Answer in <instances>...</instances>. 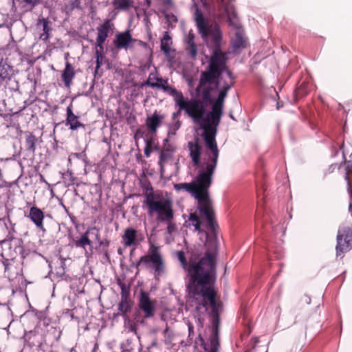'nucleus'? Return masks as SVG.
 Here are the masks:
<instances>
[{
    "label": "nucleus",
    "mask_w": 352,
    "mask_h": 352,
    "mask_svg": "<svg viewBox=\"0 0 352 352\" xmlns=\"http://www.w3.org/2000/svg\"><path fill=\"white\" fill-rule=\"evenodd\" d=\"M186 251L177 252L182 267L190 276L188 285V295L196 309L206 312L210 307L214 316H217L219 305L215 300L212 281L216 274L217 243H204V256L197 261L201 253L195 243H187Z\"/></svg>",
    "instance_id": "f257e3e1"
},
{
    "label": "nucleus",
    "mask_w": 352,
    "mask_h": 352,
    "mask_svg": "<svg viewBox=\"0 0 352 352\" xmlns=\"http://www.w3.org/2000/svg\"><path fill=\"white\" fill-rule=\"evenodd\" d=\"M195 21L199 32L204 38H209L208 45L212 50L208 68L201 73V83L219 78L227 69V55L221 51L222 33L217 23L209 24L205 20L203 12L199 8L195 12Z\"/></svg>",
    "instance_id": "f03ea898"
},
{
    "label": "nucleus",
    "mask_w": 352,
    "mask_h": 352,
    "mask_svg": "<svg viewBox=\"0 0 352 352\" xmlns=\"http://www.w3.org/2000/svg\"><path fill=\"white\" fill-rule=\"evenodd\" d=\"M199 100L203 108V113L197 119L192 118V120L203 129L202 136L206 148L219 149L216 142V135L223 113L225 98L218 95L214 102L212 100L211 110L206 116H204L206 106L201 100Z\"/></svg>",
    "instance_id": "7ed1b4c3"
},
{
    "label": "nucleus",
    "mask_w": 352,
    "mask_h": 352,
    "mask_svg": "<svg viewBox=\"0 0 352 352\" xmlns=\"http://www.w3.org/2000/svg\"><path fill=\"white\" fill-rule=\"evenodd\" d=\"M212 155L206 163V167L199 170L195 179L190 183H179L174 185V188L177 190L188 192L197 199L206 190H209L212 183L213 175L217 166L219 158V149L208 148Z\"/></svg>",
    "instance_id": "20e7f679"
},
{
    "label": "nucleus",
    "mask_w": 352,
    "mask_h": 352,
    "mask_svg": "<svg viewBox=\"0 0 352 352\" xmlns=\"http://www.w3.org/2000/svg\"><path fill=\"white\" fill-rule=\"evenodd\" d=\"M153 73H151L148 79L142 84L151 88L162 89L173 98L174 102L179 109L191 118L197 119L203 113V108L199 99H186L181 91L177 90L175 87L168 85V79L162 77L156 78V82L152 81Z\"/></svg>",
    "instance_id": "39448f33"
},
{
    "label": "nucleus",
    "mask_w": 352,
    "mask_h": 352,
    "mask_svg": "<svg viewBox=\"0 0 352 352\" xmlns=\"http://www.w3.org/2000/svg\"><path fill=\"white\" fill-rule=\"evenodd\" d=\"M195 199L197 201V208L199 214L206 220L207 228L210 233L201 230L200 218L195 213L190 214L189 221L192 223L195 230H197L200 234L206 236L205 242H219L216 233L217 224L214 219V211L212 207V202L210 198L209 190L204 191Z\"/></svg>",
    "instance_id": "423d86ee"
},
{
    "label": "nucleus",
    "mask_w": 352,
    "mask_h": 352,
    "mask_svg": "<svg viewBox=\"0 0 352 352\" xmlns=\"http://www.w3.org/2000/svg\"><path fill=\"white\" fill-rule=\"evenodd\" d=\"M144 204L146 206L148 216L156 217L158 221L166 223L173 221L174 212L170 200L151 191L146 193Z\"/></svg>",
    "instance_id": "0eeeda50"
},
{
    "label": "nucleus",
    "mask_w": 352,
    "mask_h": 352,
    "mask_svg": "<svg viewBox=\"0 0 352 352\" xmlns=\"http://www.w3.org/2000/svg\"><path fill=\"white\" fill-rule=\"evenodd\" d=\"M219 85V78H214L210 81L201 83V77L199 78L198 85L196 88L197 94L201 93L202 102L212 103V92L218 87Z\"/></svg>",
    "instance_id": "6e6552de"
},
{
    "label": "nucleus",
    "mask_w": 352,
    "mask_h": 352,
    "mask_svg": "<svg viewBox=\"0 0 352 352\" xmlns=\"http://www.w3.org/2000/svg\"><path fill=\"white\" fill-rule=\"evenodd\" d=\"M135 41H137V39L133 38L130 31L126 30L117 33L113 43L116 49L127 50L134 47Z\"/></svg>",
    "instance_id": "1a4fd4ad"
},
{
    "label": "nucleus",
    "mask_w": 352,
    "mask_h": 352,
    "mask_svg": "<svg viewBox=\"0 0 352 352\" xmlns=\"http://www.w3.org/2000/svg\"><path fill=\"white\" fill-rule=\"evenodd\" d=\"M140 309L144 312L145 318H151L154 316L156 301L151 300L146 292H141L139 300Z\"/></svg>",
    "instance_id": "9d476101"
},
{
    "label": "nucleus",
    "mask_w": 352,
    "mask_h": 352,
    "mask_svg": "<svg viewBox=\"0 0 352 352\" xmlns=\"http://www.w3.org/2000/svg\"><path fill=\"white\" fill-rule=\"evenodd\" d=\"M114 28V25L109 19H106L104 23L97 28L96 45L97 47L102 48L109 34Z\"/></svg>",
    "instance_id": "9b49d317"
},
{
    "label": "nucleus",
    "mask_w": 352,
    "mask_h": 352,
    "mask_svg": "<svg viewBox=\"0 0 352 352\" xmlns=\"http://www.w3.org/2000/svg\"><path fill=\"white\" fill-rule=\"evenodd\" d=\"M27 217L30 219L38 229L43 232H45V228L43 225L45 215L41 208L35 206L31 207L29 214Z\"/></svg>",
    "instance_id": "f8f14e48"
},
{
    "label": "nucleus",
    "mask_w": 352,
    "mask_h": 352,
    "mask_svg": "<svg viewBox=\"0 0 352 352\" xmlns=\"http://www.w3.org/2000/svg\"><path fill=\"white\" fill-rule=\"evenodd\" d=\"M188 148L190 152V157L192 159L193 165L197 166L199 164L201 155V146L199 143V139L195 138L193 141L188 143Z\"/></svg>",
    "instance_id": "ddd939ff"
},
{
    "label": "nucleus",
    "mask_w": 352,
    "mask_h": 352,
    "mask_svg": "<svg viewBox=\"0 0 352 352\" xmlns=\"http://www.w3.org/2000/svg\"><path fill=\"white\" fill-rule=\"evenodd\" d=\"M165 116L159 114L155 111L151 116L147 117L146 120V126L152 134L157 133L158 127L162 124Z\"/></svg>",
    "instance_id": "4468645a"
},
{
    "label": "nucleus",
    "mask_w": 352,
    "mask_h": 352,
    "mask_svg": "<svg viewBox=\"0 0 352 352\" xmlns=\"http://www.w3.org/2000/svg\"><path fill=\"white\" fill-rule=\"evenodd\" d=\"M148 257L155 272L160 275L163 272V263L157 248L154 246L153 243H151Z\"/></svg>",
    "instance_id": "2eb2a0df"
},
{
    "label": "nucleus",
    "mask_w": 352,
    "mask_h": 352,
    "mask_svg": "<svg viewBox=\"0 0 352 352\" xmlns=\"http://www.w3.org/2000/svg\"><path fill=\"white\" fill-rule=\"evenodd\" d=\"M66 125L69 126L71 130H76L79 127L85 128V124L81 123L78 120V117L74 113L72 104L67 108Z\"/></svg>",
    "instance_id": "dca6fc26"
},
{
    "label": "nucleus",
    "mask_w": 352,
    "mask_h": 352,
    "mask_svg": "<svg viewBox=\"0 0 352 352\" xmlns=\"http://www.w3.org/2000/svg\"><path fill=\"white\" fill-rule=\"evenodd\" d=\"M351 242L352 241V226L342 224L339 227L337 234V242Z\"/></svg>",
    "instance_id": "f3484780"
},
{
    "label": "nucleus",
    "mask_w": 352,
    "mask_h": 352,
    "mask_svg": "<svg viewBox=\"0 0 352 352\" xmlns=\"http://www.w3.org/2000/svg\"><path fill=\"white\" fill-rule=\"evenodd\" d=\"M76 72L74 70V67L68 61H67L65 63V67L61 74V79L66 87L69 88L71 87Z\"/></svg>",
    "instance_id": "a211bd4d"
},
{
    "label": "nucleus",
    "mask_w": 352,
    "mask_h": 352,
    "mask_svg": "<svg viewBox=\"0 0 352 352\" xmlns=\"http://www.w3.org/2000/svg\"><path fill=\"white\" fill-rule=\"evenodd\" d=\"M123 237L126 242H140L144 239L143 233L132 228L125 230Z\"/></svg>",
    "instance_id": "6ab92c4d"
},
{
    "label": "nucleus",
    "mask_w": 352,
    "mask_h": 352,
    "mask_svg": "<svg viewBox=\"0 0 352 352\" xmlns=\"http://www.w3.org/2000/svg\"><path fill=\"white\" fill-rule=\"evenodd\" d=\"M186 51L191 58H195L197 54V46L195 43V34L190 31L185 38Z\"/></svg>",
    "instance_id": "aec40b11"
},
{
    "label": "nucleus",
    "mask_w": 352,
    "mask_h": 352,
    "mask_svg": "<svg viewBox=\"0 0 352 352\" xmlns=\"http://www.w3.org/2000/svg\"><path fill=\"white\" fill-rule=\"evenodd\" d=\"M311 89V84L309 81L304 80L298 83L295 90V97L301 98L306 96Z\"/></svg>",
    "instance_id": "412c9836"
},
{
    "label": "nucleus",
    "mask_w": 352,
    "mask_h": 352,
    "mask_svg": "<svg viewBox=\"0 0 352 352\" xmlns=\"http://www.w3.org/2000/svg\"><path fill=\"white\" fill-rule=\"evenodd\" d=\"M25 146L26 150L31 153H34L36 150V144L37 138L32 133L29 131L25 132Z\"/></svg>",
    "instance_id": "4be33fe9"
},
{
    "label": "nucleus",
    "mask_w": 352,
    "mask_h": 352,
    "mask_svg": "<svg viewBox=\"0 0 352 352\" xmlns=\"http://www.w3.org/2000/svg\"><path fill=\"white\" fill-rule=\"evenodd\" d=\"M99 230L96 228L89 229L76 242H96L99 241Z\"/></svg>",
    "instance_id": "5701e85b"
},
{
    "label": "nucleus",
    "mask_w": 352,
    "mask_h": 352,
    "mask_svg": "<svg viewBox=\"0 0 352 352\" xmlns=\"http://www.w3.org/2000/svg\"><path fill=\"white\" fill-rule=\"evenodd\" d=\"M172 44L171 37L166 32L161 40V50L166 55H168L170 52V45Z\"/></svg>",
    "instance_id": "b1692460"
},
{
    "label": "nucleus",
    "mask_w": 352,
    "mask_h": 352,
    "mask_svg": "<svg viewBox=\"0 0 352 352\" xmlns=\"http://www.w3.org/2000/svg\"><path fill=\"white\" fill-rule=\"evenodd\" d=\"M132 0H113L112 3L116 9L126 10L132 5Z\"/></svg>",
    "instance_id": "393cba45"
},
{
    "label": "nucleus",
    "mask_w": 352,
    "mask_h": 352,
    "mask_svg": "<svg viewBox=\"0 0 352 352\" xmlns=\"http://www.w3.org/2000/svg\"><path fill=\"white\" fill-rule=\"evenodd\" d=\"M345 175L344 179L347 182L348 188H351V177H352V162L351 161L345 162Z\"/></svg>",
    "instance_id": "a878e982"
},
{
    "label": "nucleus",
    "mask_w": 352,
    "mask_h": 352,
    "mask_svg": "<svg viewBox=\"0 0 352 352\" xmlns=\"http://www.w3.org/2000/svg\"><path fill=\"white\" fill-rule=\"evenodd\" d=\"M118 309L123 314L126 313L131 309L130 301L129 298L124 294L122 295L121 301L119 303Z\"/></svg>",
    "instance_id": "bb28decb"
},
{
    "label": "nucleus",
    "mask_w": 352,
    "mask_h": 352,
    "mask_svg": "<svg viewBox=\"0 0 352 352\" xmlns=\"http://www.w3.org/2000/svg\"><path fill=\"white\" fill-rule=\"evenodd\" d=\"M352 249L351 243H338L336 245V255L337 256H342L346 252Z\"/></svg>",
    "instance_id": "cd10ccee"
},
{
    "label": "nucleus",
    "mask_w": 352,
    "mask_h": 352,
    "mask_svg": "<svg viewBox=\"0 0 352 352\" xmlns=\"http://www.w3.org/2000/svg\"><path fill=\"white\" fill-rule=\"evenodd\" d=\"M171 153L165 151L164 150L161 151L160 155L159 165L160 166L162 170L164 168V164L166 163L167 161L171 158Z\"/></svg>",
    "instance_id": "c85d7f7f"
},
{
    "label": "nucleus",
    "mask_w": 352,
    "mask_h": 352,
    "mask_svg": "<svg viewBox=\"0 0 352 352\" xmlns=\"http://www.w3.org/2000/svg\"><path fill=\"white\" fill-rule=\"evenodd\" d=\"M0 79L1 81L10 79V71L8 65L0 64Z\"/></svg>",
    "instance_id": "c756f323"
},
{
    "label": "nucleus",
    "mask_w": 352,
    "mask_h": 352,
    "mask_svg": "<svg viewBox=\"0 0 352 352\" xmlns=\"http://www.w3.org/2000/svg\"><path fill=\"white\" fill-rule=\"evenodd\" d=\"M246 41L239 34V33L236 34V38L234 41L233 45L234 48H243L245 47Z\"/></svg>",
    "instance_id": "7c9ffc66"
},
{
    "label": "nucleus",
    "mask_w": 352,
    "mask_h": 352,
    "mask_svg": "<svg viewBox=\"0 0 352 352\" xmlns=\"http://www.w3.org/2000/svg\"><path fill=\"white\" fill-rule=\"evenodd\" d=\"M232 87H233V82H227L226 81H225L223 82L222 88L221 89V90L219 93V96L226 99L228 91Z\"/></svg>",
    "instance_id": "2f4dec72"
},
{
    "label": "nucleus",
    "mask_w": 352,
    "mask_h": 352,
    "mask_svg": "<svg viewBox=\"0 0 352 352\" xmlns=\"http://www.w3.org/2000/svg\"><path fill=\"white\" fill-rule=\"evenodd\" d=\"M43 24V31L45 32H49L52 30V28L49 26L50 23V21L47 18H42L38 19V24Z\"/></svg>",
    "instance_id": "473e14b6"
},
{
    "label": "nucleus",
    "mask_w": 352,
    "mask_h": 352,
    "mask_svg": "<svg viewBox=\"0 0 352 352\" xmlns=\"http://www.w3.org/2000/svg\"><path fill=\"white\" fill-rule=\"evenodd\" d=\"M72 157H76V158H78V159H80V160H85V158H87V155L85 153V151H83L82 153H71L69 155V161L71 160Z\"/></svg>",
    "instance_id": "72a5a7b5"
},
{
    "label": "nucleus",
    "mask_w": 352,
    "mask_h": 352,
    "mask_svg": "<svg viewBox=\"0 0 352 352\" xmlns=\"http://www.w3.org/2000/svg\"><path fill=\"white\" fill-rule=\"evenodd\" d=\"M181 126V122L177 120L173 126H171L168 131V135H175L176 131Z\"/></svg>",
    "instance_id": "f704fd0d"
},
{
    "label": "nucleus",
    "mask_w": 352,
    "mask_h": 352,
    "mask_svg": "<svg viewBox=\"0 0 352 352\" xmlns=\"http://www.w3.org/2000/svg\"><path fill=\"white\" fill-rule=\"evenodd\" d=\"M103 50L104 47L103 45H102V48H99L96 47L95 55H96V60L99 59H103Z\"/></svg>",
    "instance_id": "c9c22d12"
},
{
    "label": "nucleus",
    "mask_w": 352,
    "mask_h": 352,
    "mask_svg": "<svg viewBox=\"0 0 352 352\" xmlns=\"http://www.w3.org/2000/svg\"><path fill=\"white\" fill-rule=\"evenodd\" d=\"M186 324L188 328V338L191 340L194 334V327L189 321H187Z\"/></svg>",
    "instance_id": "e433bc0d"
},
{
    "label": "nucleus",
    "mask_w": 352,
    "mask_h": 352,
    "mask_svg": "<svg viewBox=\"0 0 352 352\" xmlns=\"http://www.w3.org/2000/svg\"><path fill=\"white\" fill-rule=\"evenodd\" d=\"M23 1L27 5L30 6L32 8H34L41 3V0H23Z\"/></svg>",
    "instance_id": "4c0bfd02"
},
{
    "label": "nucleus",
    "mask_w": 352,
    "mask_h": 352,
    "mask_svg": "<svg viewBox=\"0 0 352 352\" xmlns=\"http://www.w3.org/2000/svg\"><path fill=\"white\" fill-rule=\"evenodd\" d=\"M71 9L79 8L80 7V0H72L70 2Z\"/></svg>",
    "instance_id": "58836bf2"
},
{
    "label": "nucleus",
    "mask_w": 352,
    "mask_h": 352,
    "mask_svg": "<svg viewBox=\"0 0 352 352\" xmlns=\"http://www.w3.org/2000/svg\"><path fill=\"white\" fill-rule=\"evenodd\" d=\"M224 72H226L227 75L230 78V81L228 82H233V85H234L235 83V77L234 76L232 72L230 70H229L228 68L226 69Z\"/></svg>",
    "instance_id": "ea45409f"
},
{
    "label": "nucleus",
    "mask_w": 352,
    "mask_h": 352,
    "mask_svg": "<svg viewBox=\"0 0 352 352\" xmlns=\"http://www.w3.org/2000/svg\"><path fill=\"white\" fill-rule=\"evenodd\" d=\"M217 342L214 339H213L211 341V349H210V351L208 352H217Z\"/></svg>",
    "instance_id": "a19ab883"
},
{
    "label": "nucleus",
    "mask_w": 352,
    "mask_h": 352,
    "mask_svg": "<svg viewBox=\"0 0 352 352\" xmlns=\"http://www.w3.org/2000/svg\"><path fill=\"white\" fill-rule=\"evenodd\" d=\"M163 150H164L165 151L170 152V153H172L173 152H174L175 148L172 145L166 144L165 143L164 145Z\"/></svg>",
    "instance_id": "79ce46f5"
},
{
    "label": "nucleus",
    "mask_w": 352,
    "mask_h": 352,
    "mask_svg": "<svg viewBox=\"0 0 352 352\" xmlns=\"http://www.w3.org/2000/svg\"><path fill=\"white\" fill-rule=\"evenodd\" d=\"M40 38L43 41H44L45 42H47L49 38H50V33L49 32H43L41 35H40Z\"/></svg>",
    "instance_id": "37998d69"
},
{
    "label": "nucleus",
    "mask_w": 352,
    "mask_h": 352,
    "mask_svg": "<svg viewBox=\"0 0 352 352\" xmlns=\"http://www.w3.org/2000/svg\"><path fill=\"white\" fill-rule=\"evenodd\" d=\"M96 69H95V75L98 73L99 68L102 65V59L98 58V60H96Z\"/></svg>",
    "instance_id": "c03bdc74"
},
{
    "label": "nucleus",
    "mask_w": 352,
    "mask_h": 352,
    "mask_svg": "<svg viewBox=\"0 0 352 352\" xmlns=\"http://www.w3.org/2000/svg\"><path fill=\"white\" fill-rule=\"evenodd\" d=\"M151 148L152 147H149V146H145L144 148V155L146 156V157H148L151 153Z\"/></svg>",
    "instance_id": "a18cd8bd"
},
{
    "label": "nucleus",
    "mask_w": 352,
    "mask_h": 352,
    "mask_svg": "<svg viewBox=\"0 0 352 352\" xmlns=\"http://www.w3.org/2000/svg\"><path fill=\"white\" fill-rule=\"evenodd\" d=\"M152 144H153V140H152V138L146 139V146H149V147H152Z\"/></svg>",
    "instance_id": "49530a36"
},
{
    "label": "nucleus",
    "mask_w": 352,
    "mask_h": 352,
    "mask_svg": "<svg viewBox=\"0 0 352 352\" xmlns=\"http://www.w3.org/2000/svg\"><path fill=\"white\" fill-rule=\"evenodd\" d=\"M135 43H138L141 46H145L146 45V43L140 41V40H138L137 39V41H135Z\"/></svg>",
    "instance_id": "de8ad7c7"
},
{
    "label": "nucleus",
    "mask_w": 352,
    "mask_h": 352,
    "mask_svg": "<svg viewBox=\"0 0 352 352\" xmlns=\"http://www.w3.org/2000/svg\"><path fill=\"white\" fill-rule=\"evenodd\" d=\"M198 322L200 326H202L203 324V319H201L200 317L198 318Z\"/></svg>",
    "instance_id": "09e8293b"
},
{
    "label": "nucleus",
    "mask_w": 352,
    "mask_h": 352,
    "mask_svg": "<svg viewBox=\"0 0 352 352\" xmlns=\"http://www.w3.org/2000/svg\"><path fill=\"white\" fill-rule=\"evenodd\" d=\"M156 78H157V76H155V74H153V76H152V81L153 82H156Z\"/></svg>",
    "instance_id": "8fccbe9b"
},
{
    "label": "nucleus",
    "mask_w": 352,
    "mask_h": 352,
    "mask_svg": "<svg viewBox=\"0 0 352 352\" xmlns=\"http://www.w3.org/2000/svg\"><path fill=\"white\" fill-rule=\"evenodd\" d=\"M228 21L230 22V25H234V23L232 21L231 18L230 16L228 17Z\"/></svg>",
    "instance_id": "3c124183"
},
{
    "label": "nucleus",
    "mask_w": 352,
    "mask_h": 352,
    "mask_svg": "<svg viewBox=\"0 0 352 352\" xmlns=\"http://www.w3.org/2000/svg\"><path fill=\"white\" fill-rule=\"evenodd\" d=\"M179 112H177V113H173V118H175L178 115H179Z\"/></svg>",
    "instance_id": "603ef678"
},
{
    "label": "nucleus",
    "mask_w": 352,
    "mask_h": 352,
    "mask_svg": "<svg viewBox=\"0 0 352 352\" xmlns=\"http://www.w3.org/2000/svg\"><path fill=\"white\" fill-rule=\"evenodd\" d=\"M168 331V327H166V328L164 330V334L166 335Z\"/></svg>",
    "instance_id": "864d4df0"
},
{
    "label": "nucleus",
    "mask_w": 352,
    "mask_h": 352,
    "mask_svg": "<svg viewBox=\"0 0 352 352\" xmlns=\"http://www.w3.org/2000/svg\"><path fill=\"white\" fill-rule=\"evenodd\" d=\"M77 245H86L87 243H76ZM89 245L90 243H88Z\"/></svg>",
    "instance_id": "5fc2aeb1"
},
{
    "label": "nucleus",
    "mask_w": 352,
    "mask_h": 352,
    "mask_svg": "<svg viewBox=\"0 0 352 352\" xmlns=\"http://www.w3.org/2000/svg\"><path fill=\"white\" fill-rule=\"evenodd\" d=\"M230 117L232 119V120H235L233 115L232 114H230Z\"/></svg>",
    "instance_id": "6e6d98bb"
},
{
    "label": "nucleus",
    "mask_w": 352,
    "mask_h": 352,
    "mask_svg": "<svg viewBox=\"0 0 352 352\" xmlns=\"http://www.w3.org/2000/svg\"><path fill=\"white\" fill-rule=\"evenodd\" d=\"M164 141H165L166 142H168V140L166 138Z\"/></svg>",
    "instance_id": "4d7b16f0"
},
{
    "label": "nucleus",
    "mask_w": 352,
    "mask_h": 352,
    "mask_svg": "<svg viewBox=\"0 0 352 352\" xmlns=\"http://www.w3.org/2000/svg\"><path fill=\"white\" fill-rule=\"evenodd\" d=\"M126 245H131L132 243H126Z\"/></svg>",
    "instance_id": "13d9d810"
},
{
    "label": "nucleus",
    "mask_w": 352,
    "mask_h": 352,
    "mask_svg": "<svg viewBox=\"0 0 352 352\" xmlns=\"http://www.w3.org/2000/svg\"><path fill=\"white\" fill-rule=\"evenodd\" d=\"M307 303H310V299H309V301H307Z\"/></svg>",
    "instance_id": "bf43d9fd"
},
{
    "label": "nucleus",
    "mask_w": 352,
    "mask_h": 352,
    "mask_svg": "<svg viewBox=\"0 0 352 352\" xmlns=\"http://www.w3.org/2000/svg\"><path fill=\"white\" fill-rule=\"evenodd\" d=\"M0 242L3 243L5 242V240L1 241Z\"/></svg>",
    "instance_id": "052dcab7"
},
{
    "label": "nucleus",
    "mask_w": 352,
    "mask_h": 352,
    "mask_svg": "<svg viewBox=\"0 0 352 352\" xmlns=\"http://www.w3.org/2000/svg\"><path fill=\"white\" fill-rule=\"evenodd\" d=\"M265 352H267V351Z\"/></svg>",
    "instance_id": "680f3d73"
}]
</instances>
